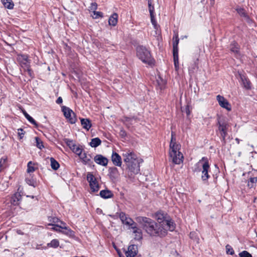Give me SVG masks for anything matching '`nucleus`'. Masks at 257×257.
<instances>
[{"instance_id": "f257e3e1", "label": "nucleus", "mask_w": 257, "mask_h": 257, "mask_svg": "<svg viewBox=\"0 0 257 257\" xmlns=\"http://www.w3.org/2000/svg\"><path fill=\"white\" fill-rule=\"evenodd\" d=\"M137 220L142 225L143 229L152 237H164L167 233V229L154 220L147 217L140 216Z\"/></svg>"}, {"instance_id": "f03ea898", "label": "nucleus", "mask_w": 257, "mask_h": 257, "mask_svg": "<svg viewBox=\"0 0 257 257\" xmlns=\"http://www.w3.org/2000/svg\"><path fill=\"white\" fill-rule=\"evenodd\" d=\"M124 162L127 166L128 171L134 174H137L140 172V165L136 155L131 152L123 153Z\"/></svg>"}, {"instance_id": "7ed1b4c3", "label": "nucleus", "mask_w": 257, "mask_h": 257, "mask_svg": "<svg viewBox=\"0 0 257 257\" xmlns=\"http://www.w3.org/2000/svg\"><path fill=\"white\" fill-rule=\"evenodd\" d=\"M155 217L158 223L170 231H173L175 228V224L173 220L166 214L162 211L155 213Z\"/></svg>"}, {"instance_id": "20e7f679", "label": "nucleus", "mask_w": 257, "mask_h": 257, "mask_svg": "<svg viewBox=\"0 0 257 257\" xmlns=\"http://www.w3.org/2000/svg\"><path fill=\"white\" fill-rule=\"evenodd\" d=\"M137 56L144 63L149 65L154 64V60L152 57L150 51L143 46L137 47Z\"/></svg>"}, {"instance_id": "39448f33", "label": "nucleus", "mask_w": 257, "mask_h": 257, "mask_svg": "<svg viewBox=\"0 0 257 257\" xmlns=\"http://www.w3.org/2000/svg\"><path fill=\"white\" fill-rule=\"evenodd\" d=\"M218 131L220 133L222 141L225 142V138L227 135V130L229 127V124L227 121L224 119H221L220 117L217 118V123Z\"/></svg>"}, {"instance_id": "423d86ee", "label": "nucleus", "mask_w": 257, "mask_h": 257, "mask_svg": "<svg viewBox=\"0 0 257 257\" xmlns=\"http://www.w3.org/2000/svg\"><path fill=\"white\" fill-rule=\"evenodd\" d=\"M64 142L67 145L69 149L76 155L79 156L84 151L83 147L80 145H76L74 141L68 138L63 139Z\"/></svg>"}, {"instance_id": "0eeeda50", "label": "nucleus", "mask_w": 257, "mask_h": 257, "mask_svg": "<svg viewBox=\"0 0 257 257\" xmlns=\"http://www.w3.org/2000/svg\"><path fill=\"white\" fill-rule=\"evenodd\" d=\"M61 109L64 116L70 123L74 124L76 122V115L72 109L66 106H62Z\"/></svg>"}, {"instance_id": "6e6552de", "label": "nucleus", "mask_w": 257, "mask_h": 257, "mask_svg": "<svg viewBox=\"0 0 257 257\" xmlns=\"http://www.w3.org/2000/svg\"><path fill=\"white\" fill-rule=\"evenodd\" d=\"M87 180L89 182L91 190L93 192H98L99 190V185L96 178L90 172L87 174Z\"/></svg>"}, {"instance_id": "1a4fd4ad", "label": "nucleus", "mask_w": 257, "mask_h": 257, "mask_svg": "<svg viewBox=\"0 0 257 257\" xmlns=\"http://www.w3.org/2000/svg\"><path fill=\"white\" fill-rule=\"evenodd\" d=\"M17 60L20 66V71H22V69L26 68L27 66L31 65V60L29 59V56L27 54L17 55Z\"/></svg>"}, {"instance_id": "9d476101", "label": "nucleus", "mask_w": 257, "mask_h": 257, "mask_svg": "<svg viewBox=\"0 0 257 257\" xmlns=\"http://www.w3.org/2000/svg\"><path fill=\"white\" fill-rule=\"evenodd\" d=\"M209 169L210 165L207 162L203 163L202 164V169H201L200 171L202 173L201 179L204 182H207L210 177V175L208 174Z\"/></svg>"}, {"instance_id": "9b49d317", "label": "nucleus", "mask_w": 257, "mask_h": 257, "mask_svg": "<svg viewBox=\"0 0 257 257\" xmlns=\"http://www.w3.org/2000/svg\"><path fill=\"white\" fill-rule=\"evenodd\" d=\"M80 159L81 160L82 163L84 165H88L90 166H94L93 162L92 161V157L90 155H87L86 152L83 151V152H81V154L78 156Z\"/></svg>"}, {"instance_id": "f8f14e48", "label": "nucleus", "mask_w": 257, "mask_h": 257, "mask_svg": "<svg viewBox=\"0 0 257 257\" xmlns=\"http://www.w3.org/2000/svg\"><path fill=\"white\" fill-rule=\"evenodd\" d=\"M216 99L220 106L224 108H225L228 111L231 110V107L230 104L227 100V99H226L223 96H221L220 95H218L216 96Z\"/></svg>"}, {"instance_id": "ddd939ff", "label": "nucleus", "mask_w": 257, "mask_h": 257, "mask_svg": "<svg viewBox=\"0 0 257 257\" xmlns=\"http://www.w3.org/2000/svg\"><path fill=\"white\" fill-rule=\"evenodd\" d=\"M170 157L172 159V162L175 164H180L183 162V156L180 152H175L173 154L169 153Z\"/></svg>"}, {"instance_id": "4468645a", "label": "nucleus", "mask_w": 257, "mask_h": 257, "mask_svg": "<svg viewBox=\"0 0 257 257\" xmlns=\"http://www.w3.org/2000/svg\"><path fill=\"white\" fill-rule=\"evenodd\" d=\"M138 252V246L135 244H131L128 246L127 250L125 254L126 257H136Z\"/></svg>"}, {"instance_id": "2eb2a0df", "label": "nucleus", "mask_w": 257, "mask_h": 257, "mask_svg": "<svg viewBox=\"0 0 257 257\" xmlns=\"http://www.w3.org/2000/svg\"><path fill=\"white\" fill-rule=\"evenodd\" d=\"M94 162L98 165L106 166L108 163V159L102 155H96L94 158Z\"/></svg>"}, {"instance_id": "dca6fc26", "label": "nucleus", "mask_w": 257, "mask_h": 257, "mask_svg": "<svg viewBox=\"0 0 257 257\" xmlns=\"http://www.w3.org/2000/svg\"><path fill=\"white\" fill-rule=\"evenodd\" d=\"M22 200V195L20 192H16L11 197L10 202L14 206L19 205Z\"/></svg>"}, {"instance_id": "f3484780", "label": "nucleus", "mask_w": 257, "mask_h": 257, "mask_svg": "<svg viewBox=\"0 0 257 257\" xmlns=\"http://www.w3.org/2000/svg\"><path fill=\"white\" fill-rule=\"evenodd\" d=\"M111 161L116 166L120 167L122 164L121 158L117 153L113 152L111 155Z\"/></svg>"}, {"instance_id": "a211bd4d", "label": "nucleus", "mask_w": 257, "mask_h": 257, "mask_svg": "<svg viewBox=\"0 0 257 257\" xmlns=\"http://www.w3.org/2000/svg\"><path fill=\"white\" fill-rule=\"evenodd\" d=\"M239 76L243 87L247 90L250 89L251 84L249 80L244 75L239 74Z\"/></svg>"}, {"instance_id": "6ab92c4d", "label": "nucleus", "mask_w": 257, "mask_h": 257, "mask_svg": "<svg viewBox=\"0 0 257 257\" xmlns=\"http://www.w3.org/2000/svg\"><path fill=\"white\" fill-rule=\"evenodd\" d=\"M119 175L118 169L115 167H110L108 169V176L111 180L116 179Z\"/></svg>"}, {"instance_id": "aec40b11", "label": "nucleus", "mask_w": 257, "mask_h": 257, "mask_svg": "<svg viewBox=\"0 0 257 257\" xmlns=\"http://www.w3.org/2000/svg\"><path fill=\"white\" fill-rule=\"evenodd\" d=\"M148 3L149 10L151 16V22L153 25L156 24V21H155L154 7L152 5V0H147Z\"/></svg>"}, {"instance_id": "412c9836", "label": "nucleus", "mask_w": 257, "mask_h": 257, "mask_svg": "<svg viewBox=\"0 0 257 257\" xmlns=\"http://www.w3.org/2000/svg\"><path fill=\"white\" fill-rule=\"evenodd\" d=\"M99 195L101 198L106 199L113 197V194L111 191L108 189H104L100 191Z\"/></svg>"}, {"instance_id": "4be33fe9", "label": "nucleus", "mask_w": 257, "mask_h": 257, "mask_svg": "<svg viewBox=\"0 0 257 257\" xmlns=\"http://www.w3.org/2000/svg\"><path fill=\"white\" fill-rule=\"evenodd\" d=\"M133 232L135 234V239L141 240L143 238L142 232L141 229L137 227V225L132 227Z\"/></svg>"}, {"instance_id": "5701e85b", "label": "nucleus", "mask_w": 257, "mask_h": 257, "mask_svg": "<svg viewBox=\"0 0 257 257\" xmlns=\"http://www.w3.org/2000/svg\"><path fill=\"white\" fill-rule=\"evenodd\" d=\"M118 14L116 13H113L109 18V25L112 26H115L118 22Z\"/></svg>"}, {"instance_id": "b1692460", "label": "nucleus", "mask_w": 257, "mask_h": 257, "mask_svg": "<svg viewBox=\"0 0 257 257\" xmlns=\"http://www.w3.org/2000/svg\"><path fill=\"white\" fill-rule=\"evenodd\" d=\"M56 226L59 227V228L64 229L65 230V231L59 230V232H62L63 234L67 235L70 237H72V236H74V234H75L73 230H72L71 229L69 228L68 227H67L66 226L63 227V226H61L59 225H56Z\"/></svg>"}, {"instance_id": "393cba45", "label": "nucleus", "mask_w": 257, "mask_h": 257, "mask_svg": "<svg viewBox=\"0 0 257 257\" xmlns=\"http://www.w3.org/2000/svg\"><path fill=\"white\" fill-rule=\"evenodd\" d=\"M80 121L83 128L88 131L91 126L90 120L87 118H81Z\"/></svg>"}, {"instance_id": "a878e982", "label": "nucleus", "mask_w": 257, "mask_h": 257, "mask_svg": "<svg viewBox=\"0 0 257 257\" xmlns=\"http://www.w3.org/2000/svg\"><path fill=\"white\" fill-rule=\"evenodd\" d=\"M173 39L175 40L173 44V53L178 54V45L179 41L178 35L177 34H176L175 36H173Z\"/></svg>"}, {"instance_id": "bb28decb", "label": "nucleus", "mask_w": 257, "mask_h": 257, "mask_svg": "<svg viewBox=\"0 0 257 257\" xmlns=\"http://www.w3.org/2000/svg\"><path fill=\"white\" fill-rule=\"evenodd\" d=\"M22 74L25 75L26 73H27L29 76L30 78H33L34 77V72L32 69L31 68V65H30L29 66H27V67L26 68H23V69H22Z\"/></svg>"}, {"instance_id": "cd10ccee", "label": "nucleus", "mask_w": 257, "mask_h": 257, "mask_svg": "<svg viewBox=\"0 0 257 257\" xmlns=\"http://www.w3.org/2000/svg\"><path fill=\"white\" fill-rule=\"evenodd\" d=\"M202 162H204V163L207 162L208 163H209L208 159L206 157H202V159L200 160L199 161L195 164V168L193 170L194 172H200L201 169L199 168V166Z\"/></svg>"}, {"instance_id": "c85d7f7f", "label": "nucleus", "mask_w": 257, "mask_h": 257, "mask_svg": "<svg viewBox=\"0 0 257 257\" xmlns=\"http://www.w3.org/2000/svg\"><path fill=\"white\" fill-rule=\"evenodd\" d=\"M1 1L5 8L10 10L13 9L14 5L12 0H1Z\"/></svg>"}, {"instance_id": "c756f323", "label": "nucleus", "mask_w": 257, "mask_h": 257, "mask_svg": "<svg viewBox=\"0 0 257 257\" xmlns=\"http://www.w3.org/2000/svg\"><path fill=\"white\" fill-rule=\"evenodd\" d=\"M101 143V141L98 138H95L91 139L89 143L90 146L92 148H96L99 146Z\"/></svg>"}, {"instance_id": "7c9ffc66", "label": "nucleus", "mask_w": 257, "mask_h": 257, "mask_svg": "<svg viewBox=\"0 0 257 257\" xmlns=\"http://www.w3.org/2000/svg\"><path fill=\"white\" fill-rule=\"evenodd\" d=\"M181 146L179 144H175L174 145H170V152L169 153H172L174 154L175 152H179V150L180 149Z\"/></svg>"}, {"instance_id": "2f4dec72", "label": "nucleus", "mask_w": 257, "mask_h": 257, "mask_svg": "<svg viewBox=\"0 0 257 257\" xmlns=\"http://www.w3.org/2000/svg\"><path fill=\"white\" fill-rule=\"evenodd\" d=\"M236 11L241 17H243L246 19H249V17L245 12V10L243 8L238 7L236 9Z\"/></svg>"}, {"instance_id": "473e14b6", "label": "nucleus", "mask_w": 257, "mask_h": 257, "mask_svg": "<svg viewBox=\"0 0 257 257\" xmlns=\"http://www.w3.org/2000/svg\"><path fill=\"white\" fill-rule=\"evenodd\" d=\"M230 51L235 54H237L239 52V47L238 44L233 41L232 42L230 46Z\"/></svg>"}, {"instance_id": "72a5a7b5", "label": "nucleus", "mask_w": 257, "mask_h": 257, "mask_svg": "<svg viewBox=\"0 0 257 257\" xmlns=\"http://www.w3.org/2000/svg\"><path fill=\"white\" fill-rule=\"evenodd\" d=\"M23 114L27 120L32 124L38 126V124L35 120L26 111H23Z\"/></svg>"}, {"instance_id": "f704fd0d", "label": "nucleus", "mask_w": 257, "mask_h": 257, "mask_svg": "<svg viewBox=\"0 0 257 257\" xmlns=\"http://www.w3.org/2000/svg\"><path fill=\"white\" fill-rule=\"evenodd\" d=\"M59 245V241L57 239H52L50 243H47V246L52 248H57Z\"/></svg>"}, {"instance_id": "c9c22d12", "label": "nucleus", "mask_w": 257, "mask_h": 257, "mask_svg": "<svg viewBox=\"0 0 257 257\" xmlns=\"http://www.w3.org/2000/svg\"><path fill=\"white\" fill-rule=\"evenodd\" d=\"M51 166L52 169L54 170H57L60 167L58 162L55 160L53 158H50Z\"/></svg>"}, {"instance_id": "e433bc0d", "label": "nucleus", "mask_w": 257, "mask_h": 257, "mask_svg": "<svg viewBox=\"0 0 257 257\" xmlns=\"http://www.w3.org/2000/svg\"><path fill=\"white\" fill-rule=\"evenodd\" d=\"M173 59L174 62V66L175 70H177L179 69V56L178 54L173 53Z\"/></svg>"}, {"instance_id": "4c0bfd02", "label": "nucleus", "mask_w": 257, "mask_h": 257, "mask_svg": "<svg viewBox=\"0 0 257 257\" xmlns=\"http://www.w3.org/2000/svg\"><path fill=\"white\" fill-rule=\"evenodd\" d=\"M257 183V178L256 177H251L250 178L248 181V186L249 188H253L254 187V184Z\"/></svg>"}, {"instance_id": "58836bf2", "label": "nucleus", "mask_w": 257, "mask_h": 257, "mask_svg": "<svg viewBox=\"0 0 257 257\" xmlns=\"http://www.w3.org/2000/svg\"><path fill=\"white\" fill-rule=\"evenodd\" d=\"M35 140H36V146H37V147L38 148L41 150L43 148H44L43 142L39 137H36Z\"/></svg>"}, {"instance_id": "ea45409f", "label": "nucleus", "mask_w": 257, "mask_h": 257, "mask_svg": "<svg viewBox=\"0 0 257 257\" xmlns=\"http://www.w3.org/2000/svg\"><path fill=\"white\" fill-rule=\"evenodd\" d=\"M7 161V157H3L0 159V172L6 167Z\"/></svg>"}, {"instance_id": "a19ab883", "label": "nucleus", "mask_w": 257, "mask_h": 257, "mask_svg": "<svg viewBox=\"0 0 257 257\" xmlns=\"http://www.w3.org/2000/svg\"><path fill=\"white\" fill-rule=\"evenodd\" d=\"M125 224L130 226L131 228L132 227L137 225L136 223L134 221V220L132 218L128 217H126V221L125 222Z\"/></svg>"}, {"instance_id": "79ce46f5", "label": "nucleus", "mask_w": 257, "mask_h": 257, "mask_svg": "<svg viewBox=\"0 0 257 257\" xmlns=\"http://www.w3.org/2000/svg\"><path fill=\"white\" fill-rule=\"evenodd\" d=\"M226 253L228 254L233 255L234 254V251L233 248L229 244H227L225 246Z\"/></svg>"}, {"instance_id": "37998d69", "label": "nucleus", "mask_w": 257, "mask_h": 257, "mask_svg": "<svg viewBox=\"0 0 257 257\" xmlns=\"http://www.w3.org/2000/svg\"><path fill=\"white\" fill-rule=\"evenodd\" d=\"M32 162L30 161L27 165V172L28 173H31L35 171V168L32 166Z\"/></svg>"}, {"instance_id": "c03bdc74", "label": "nucleus", "mask_w": 257, "mask_h": 257, "mask_svg": "<svg viewBox=\"0 0 257 257\" xmlns=\"http://www.w3.org/2000/svg\"><path fill=\"white\" fill-rule=\"evenodd\" d=\"M119 217L122 223L125 224V222L127 217L126 214L123 212H121L119 213Z\"/></svg>"}, {"instance_id": "a18cd8bd", "label": "nucleus", "mask_w": 257, "mask_h": 257, "mask_svg": "<svg viewBox=\"0 0 257 257\" xmlns=\"http://www.w3.org/2000/svg\"><path fill=\"white\" fill-rule=\"evenodd\" d=\"M239 257H252V255L246 250H243L238 254Z\"/></svg>"}, {"instance_id": "49530a36", "label": "nucleus", "mask_w": 257, "mask_h": 257, "mask_svg": "<svg viewBox=\"0 0 257 257\" xmlns=\"http://www.w3.org/2000/svg\"><path fill=\"white\" fill-rule=\"evenodd\" d=\"M175 133L172 132V133H171V139L170 145L177 144L176 138H175Z\"/></svg>"}, {"instance_id": "de8ad7c7", "label": "nucleus", "mask_w": 257, "mask_h": 257, "mask_svg": "<svg viewBox=\"0 0 257 257\" xmlns=\"http://www.w3.org/2000/svg\"><path fill=\"white\" fill-rule=\"evenodd\" d=\"M103 16V14L101 12H96V11H94L93 12V18L94 19H97V18H99V17H102Z\"/></svg>"}, {"instance_id": "09e8293b", "label": "nucleus", "mask_w": 257, "mask_h": 257, "mask_svg": "<svg viewBox=\"0 0 257 257\" xmlns=\"http://www.w3.org/2000/svg\"><path fill=\"white\" fill-rule=\"evenodd\" d=\"M25 131L22 128H19L18 129V134L19 137H20V139H21L24 137V136L25 135Z\"/></svg>"}, {"instance_id": "8fccbe9b", "label": "nucleus", "mask_w": 257, "mask_h": 257, "mask_svg": "<svg viewBox=\"0 0 257 257\" xmlns=\"http://www.w3.org/2000/svg\"><path fill=\"white\" fill-rule=\"evenodd\" d=\"M190 237L198 242L199 238L196 235V233L195 232H191L190 233Z\"/></svg>"}, {"instance_id": "3c124183", "label": "nucleus", "mask_w": 257, "mask_h": 257, "mask_svg": "<svg viewBox=\"0 0 257 257\" xmlns=\"http://www.w3.org/2000/svg\"><path fill=\"white\" fill-rule=\"evenodd\" d=\"M119 135L121 137L124 138L126 136V133L123 128H121L120 130Z\"/></svg>"}, {"instance_id": "603ef678", "label": "nucleus", "mask_w": 257, "mask_h": 257, "mask_svg": "<svg viewBox=\"0 0 257 257\" xmlns=\"http://www.w3.org/2000/svg\"><path fill=\"white\" fill-rule=\"evenodd\" d=\"M97 5L96 3H92L91 4V6L90 7L91 10H94V11H95V10L97 9Z\"/></svg>"}, {"instance_id": "864d4df0", "label": "nucleus", "mask_w": 257, "mask_h": 257, "mask_svg": "<svg viewBox=\"0 0 257 257\" xmlns=\"http://www.w3.org/2000/svg\"><path fill=\"white\" fill-rule=\"evenodd\" d=\"M185 112L187 115H189L190 114V106L189 105H187L185 107Z\"/></svg>"}, {"instance_id": "5fc2aeb1", "label": "nucleus", "mask_w": 257, "mask_h": 257, "mask_svg": "<svg viewBox=\"0 0 257 257\" xmlns=\"http://www.w3.org/2000/svg\"><path fill=\"white\" fill-rule=\"evenodd\" d=\"M62 102H63V99L61 96L59 97L56 101V102L57 104H61L62 103Z\"/></svg>"}, {"instance_id": "6e6d98bb", "label": "nucleus", "mask_w": 257, "mask_h": 257, "mask_svg": "<svg viewBox=\"0 0 257 257\" xmlns=\"http://www.w3.org/2000/svg\"><path fill=\"white\" fill-rule=\"evenodd\" d=\"M49 225L54 226V227L52 228V229L54 230H56L57 231H59V230H60V229H58L57 228L58 227L56 226L57 225H54V224H49Z\"/></svg>"}, {"instance_id": "4d7b16f0", "label": "nucleus", "mask_w": 257, "mask_h": 257, "mask_svg": "<svg viewBox=\"0 0 257 257\" xmlns=\"http://www.w3.org/2000/svg\"><path fill=\"white\" fill-rule=\"evenodd\" d=\"M132 120V118L128 117H124V121L125 122H130Z\"/></svg>"}, {"instance_id": "13d9d810", "label": "nucleus", "mask_w": 257, "mask_h": 257, "mask_svg": "<svg viewBox=\"0 0 257 257\" xmlns=\"http://www.w3.org/2000/svg\"><path fill=\"white\" fill-rule=\"evenodd\" d=\"M60 221L59 219L56 217H54L52 218V222L54 223H57Z\"/></svg>"}, {"instance_id": "bf43d9fd", "label": "nucleus", "mask_w": 257, "mask_h": 257, "mask_svg": "<svg viewBox=\"0 0 257 257\" xmlns=\"http://www.w3.org/2000/svg\"><path fill=\"white\" fill-rule=\"evenodd\" d=\"M26 181H27V183L30 185H31V186H33L34 187H35L34 185V183H32V182L30 180H27L26 179Z\"/></svg>"}, {"instance_id": "052dcab7", "label": "nucleus", "mask_w": 257, "mask_h": 257, "mask_svg": "<svg viewBox=\"0 0 257 257\" xmlns=\"http://www.w3.org/2000/svg\"><path fill=\"white\" fill-rule=\"evenodd\" d=\"M27 197H30L32 198H34V196H27Z\"/></svg>"}, {"instance_id": "680f3d73", "label": "nucleus", "mask_w": 257, "mask_h": 257, "mask_svg": "<svg viewBox=\"0 0 257 257\" xmlns=\"http://www.w3.org/2000/svg\"><path fill=\"white\" fill-rule=\"evenodd\" d=\"M235 140L238 142V143H239V139H238L236 138L235 139Z\"/></svg>"}, {"instance_id": "e2e57ef3", "label": "nucleus", "mask_w": 257, "mask_h": 257, "mask_svg": "<svg viewBox=\"0 0 257 257\" xmlns=\"http://www.w3.org/2000/svg\"><path fill=\"white\" fill-rule=\"evenodd\" d=\"M163 86H161V89H163Z\"/></svg>"}, {"instance_id": "0e129e2a", "label": "nucleus", "mask_w": 257, "mask_h": 257, "mask_svg": "<svg viewBox=\"0 0 257 257\" xmlns=\"http://www.w3.org/2000/svg\"><path fill=\"white\" fill-rule=\"evenodd\" d=\"M256 236H257V231H256Z\"/></svg>"}]
</instances>
